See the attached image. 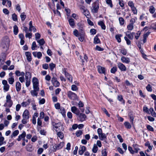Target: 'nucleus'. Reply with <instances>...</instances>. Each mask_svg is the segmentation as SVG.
I'll list each match as a JSON object with an SVG mask.
<instances>
[{"instance_id":"14","label":"nucleus","mask_w":156,"mask_h":156,"mask_svg":"<svg viewBox=\"0 0 156 156\" xmlns=\"http://www.w3.org/2000/svg\"><path fill=\"white\" fill-rule=\"evenodd\" d=\"M26 136V133L25 131H23L22 134L19 136L18 138L17 139V140L18 141H20L22 139H23Z\"/></svg>"},{"instance_id":"21","label":"nucleus","mask_w":156,"mask_h":156,"mask_svg":"<svg viewBox=\"0 0 156 156\" xmlns=\"http://www.w3.org/2000/svg\"><path fill=\"white\" fill-rule=\"evenodd\" d=\"M31 75V73L28 72L26 73L25 74V80H30Z\"/></svg>"},{"instance_id":"45","label":"nucleus","mask_w":156,"mask_h":156,"mask_svg":"<svg viewBox=\"0 0 156 156\" xmlns=\"http://www.w3.org/2000/svg\"><path fill=\"white\" fill-rule=\"evenodd\" d=\"M9 83L10 84H12L14 82V77L9 78L8 79Z\"/></svg>"},{"instance_id":"33","label":"nucleus","mask_w":156,"mask_h":156,"mask_svg":"<svg viewBox=\"0 0 156 156\" xmlns=\"http://www.w3.org/2000/svg\"><path fill=\"white\" fill-rule=\"evenodd\" d=\"M122 36V35L120 34H117L115 36V38L117 40V41L119 43H120L121 42V40L120 38Z\"/></svg>"},{"instance_id":"31","label":"nucleus","mask_w":156,"mask_h":156,"mask_svg":"<svg viewBox=\"0 0 156 156\" xmlns=\"http://www.w3.org/2000/svg\"><path fill=\"white\" fill-rule=\"evenodd\" d=\"M99 139L100 140H102L105 139L106 138V136L105 134L104 133H101L99 135Z\"/></svg>"},{"instance_id":"15","label":"nucleus","mask_w":156,"mask_h":156,"mask_svg":"<svg viewBox=\"0 0 156 156\" xmlns=\"http://www.w3.org/2000/svg\"><path fill=\"white\" fill-rule=\"evenodd\" d=\"M86 147L84 146H82L81 147V149H79V154L80 155H82L84 152L86 151Z\"/></svg>"},{"instance_id":"3","label":"nucleus","mask_w":156,"mask_h":156,"mask_svg":"<svg viewBox=\"0 0 156 156\" xmlns=\"http://www.w3.org/2000/svg\"><path fill=\"white\" fill-rule=\"evenodd\" d=\"M32 82L34 89L39 90V82L37 79L35 77H33L32 79Z\"/></svg>"},{"instance_id":"2","label":"nucleus","mask_w":156,"mask_h":156,"mask_svg":"<svg viewBox=\"0 0 156 156\" xmlns=\"http://www.w3.org/2000/svg\"><path fill=\"white\" fill-rule=\"evenodd\" d=\"M92 8L91 9V12L93 13L98 12L99 8V4L98 1H96L92 4Z\"/></svg>"},{"instance_id":"48","label":"nucleus","mask_w":156,"mask_h":156,"mask_svg":"<svg viewBox=\"0 0 156 156\" xmlns=\"http://www.w3.org/2000/svg\"><path fill=\"white\" fill-rule=\"evenodd\" d=\"M57 135L61 139H62L63 138V137H64L63 134L61 132H58L57 133Z\"/></svg>"},{"instance_id":"43","label":"nucleus","mask_w":156,"mask_h":156,"mask_svg":"<svg viewBox=\"0 0 156 156\" xmlns=\"http://www.w3.org/2000/svg\"><path fill=\"white\" fill-rule=\"evenodd\" d=\"M119 3L122 9H124V4L123 1L122 0H119Z\"/></svg>"},{"instance_id":"6","label":"nucleus","mask_w":156,"mask_h":156,"mask_svg":"<svg viewBox=\"0 0 156 156\" xmlns=\"http://www.w3.org/2000/svg\"><path fill=\"white\" fill-rule=\"evenodd\" d=\"M68 96L70 99L72 100H75L76 99L77 97L76 94L71 91H69L68 92Z\"/></svg>"},{"instance_id":"20","label":"nucleus","mask_w":156,"mask_h":156,"mask_svg":"<svg viewBox=\"0 0 156 156\" xmlns=\"http://www.w3.org/2000/svg\"><path fill=\"white\" fill-rule=\"evenodd\" d=\"M98 24L101 27L102 29L103 30H104L105 29V26L104 23L103 21H101L98 22Z\"/></svg>"},{"instance_id":"59","label":"nucleus","mask_w":156,"mask_h":156,"mask_svg":"<svg viewBox=\"0 0 156 156\" xmlns=\"http://www.w3.org/2000/svg\"><path fill=\"white\" fill-rule=\"evenodd\" d=\"M106 2L107 4H108L111 7H113L112 0H106Z\"/></svg>"},{"instance_id":"12","label":"nucleus","mask_w":156,"mask_h":156,"mask_svg":"<svg viewBox=\"0 0 156 156\" xmlns=\"http://www.w3.org/2000/svg\"><path fill=\"white\" fill-rule=\"evenodd\" d=\"M53 126H54L55 128H56V131L57 132L58 131L57 129L60 127L61 128V129H60V130H63V129L62 128V126H61L62 125L61 123L60 122H59L58 123H55L54 124V123H53Z\"/></svg>"},{"instance_id":"41","label":"nucleus","mask_w":156,"mask_h":156,"mask_svg":"<svg viewBox=\"0 0 156 156\" xmlns=\"http://www.w3.org/2000/svg\"><path fill=\"white\" fill-rule=\"evenodd\" d=\"M119 23L121 25H123L124 23V20L122 17H120L119 19Z\"/></svg>"},{"instance_id":"5","label":"nucleus","mask_w":156,"mask_h":156,"mask_svg":"<svg viewBox=\"0 0 156 156\" xmlns=\"http://www.w3.org/2000/svg\"><path fill=\"white\" fill-rule=\"evenodd\" d=\"M51 82L53 86L55 87H58L59 86L60 83L57 81L56 77H52Z\"/></svg>"},{"instance_id":"29","label":"nucleus","mask_w":156,"mask_h":156,"mask_svg":"<svg viewBox=\"0 0 156 156\" xmlns=\"http://www.w3.org/2000/svg\"><path fill=\"white\" fill-rule=\"evenodd\" d=\"M39 90H36L34 89V90H32L30 91V93L33 96H37L38 94L37 91Z\"/></svg>"},{"instance_id":"40","label":"nucleus","mask_w":156,"mask_h":156,"mask_svg":"<svg viewBox=\"0 0 156 156\" xmlns=\"http://www.w3.org/2000/svg\"><path fill=\"white\" fill-rule=\"evenodd\" d=\"M24 12H23L21 13L20 17L21 18V20L23 21L25 19L26 17V15L25 14Z\"/></svg>"},{"instance_id":"25","label":"nucleus","mask_w":156,"mask_h":156,"mask_svg":"<svg viewBox=\"0 0 156 156\" xmlns=\"http://www.w3.org/2000/svg\"><path fill=\"white\" fill-rule=\"evenodd\" d=\"M98 71L100 73L105 74V70L104 67L100 66L98 68Z\"/></svg>"},{"instance_id":"54","label":"nucleus","mask_w":156,"mask_h":156,"mask_svg":"<svg viewBox=\"0 0 156 156\" xmlns=\"http://www.w3.org/2000/svg\"><path fill=\"white\" fill-rule=\"evenodd\" d=\"M19 133V131L18 130L14 131L12 133V136H17Z\"/></svg>"},{"instance_id":"61","label":"nucleus","mask_w":156,"mask_h":156,"mask_svg":"<svg viewBox=\"0 0 156 156\" xmlns=\"http://www.w3.org/2000/svg\"><path fill=\"white\" fill-rule=\"evenodd\" d=\"M78 26L79 27V31H80V30H84L83 29V26L81 23H78Z\"/></svg>"},{"instance_id":"1","label":"nucleus","mask_w":156,"mask_h":156,"mask_svg":"<svg viewBox=\"0 0 156 156\" xmlns=\"http://www.w3.org/2000/svg\"><path fill=\"white\" fill-rule=\"evenodd\" d=\"M10 40L8 37L6 36L3 37L2 39L0 44V47L4 51H7L9 49Z\"/></svg>"},{"instance_id":"55","label":"nucleus","mask_w":156,"mask_h":156,"mask_svg":"<svg viewBox=\"0 0 156 156\" xmlns=\"http://www.w3.org/2000/svg\"><path fill=\"white\" fill-rule=\"evenodd\" d=\"M4 138L2 136H0V146L4 144Z\"/></svg>"},{"instance_id":"24","label":"nucleus","mask_w":156,"mask_h":156,"mask_svg":"<svg viewBox=\"0 0 156 156\" xmlns=\"http://www.w3.org/2000/svg\"><path fill=\"white\" fill-rule=\"evenodd\" d=\"M101 42L100 39L98 38V35H97L94 38V43L95 44L100 43Z\"/></svg>"},{"instance_id":"50","label":"nucleus","mask_w":156,"mask_h":156,"mask_svg":"<svg viewBox=\"0 0 156 156\" xmlns=\"http://www.w3.org/2000/svg\"><path fill=\"white\" fill-rule=\"evenodd\" d=\"M82 134V132L81 130H79L77 131L76 133V135L77 137L80 136Z\"/></svg>"},{"instance_id":"9","label":"nucleus","mask_w":156,"mask_h":156,"mask_svg":"<svg viewBox=\"0 0 156 156\" xmlns=\"http://www.w3.org/2000/svg\"><path fill=\"white\" fill-rule=\"evenodd\" d=\"M118 66L120 70L122 71H125L126 70V68L125 66L121 63L118 64Z\"/></svg>"},{"instance_id":"11","label":"nucleus","mask_w":156,"mask_h":156,"mask_svg":"<svg viewBox=\"0 0 156 156\" xmlns=\"http://www.w3.org/2000/svg\"><path fill=\"white\" fill-rule=\"evenodd\" d=\"M126 34L129 39L130 40H132L133 38L135 33L133 32L131 33L130 31H128L126 32Z\"/></svg>"},{"instance_id":"52","label":"nucleus","mask_w":156,"mask_h":156,"mask_svg":"<svg viewBox=\"0 0 156 156\" xmlns=\"http://www.w3.org/2000/svg\"><path fill=\"white\" fill-rule=\"evenodd\" d=\"M101 153L102 156H107V152H106V149H104L102 150Z\"/></svg>"},{"instance_id":"22","label":"nucleus","mask_w":156,"mask_h":156,"mask_svg":"<svg viewBox=\"0 0 156 156\" xmlns=\"http://www.w3.org/2000/svg\"><path fill=\"white\" fill-rule=\"evenodd\" d=\"M16 87L17 91L19 92L20 90L21 85L20 83L19 82H17L16 83Z\"/></svg>"},{"instance_id":"51","label":"nucleus","mask_w":156,"mask_h":156,"mask_svg":"<svg viewBox=\"0 0 156 156\" xmlns=\"http://www.w3.org/2000/svg\"><path fill=\"white\" fill-rule=\"evenodd\" d=\"M127 29L129 30H132L133 29V25L129 23L127 26Z\"/></svg>"},{"instance_id":"63","label":"nucleus","mask_w":156,"mask_h":156,"mask_svg":"<svg viewBox=\"0 0 156 156\" xmlns=\"http://www.w3.org/2000/svg\"><path fill=\"white\" fill-rule=\"evenodd\" d=\"M71 89L73 91H76L78 90V88L76 85L73 84L71 86Z\"/></svg>"},{"instance_id":"32","label":"nucleus","mask_w":156,"mask_h":156,"mask_svg":"<svg viewBox=\"0 0 156 156\" xmlns=\"http://www.w3.org/2000/svg\"><path fill=\"white\" fill-rule=\"evenodd\" d=\"M133 147L134 150V152L137 153L140 149L138 147V146L136 144H134L133 145Z\"/></svg>"},{"instance_id":"47","label":"nucleus","mask_w":156,"mask_h":156,"mask_svg":"<svg viewBox=\"0 0 156 156\" xmlns=\"http://www.w3.org/2000/svg\"><path fill=\"white\" fill-rule=\"evenodd\" d=\"M117 71V67L114 66L111 69L110 72L112 73H114Z\"/></svg>"},{"instance_id":"46","label":"nucleus","mask_w":156,"mask_h":156,"mask_svg":"<svg viewBox=\"0 0 156 156\" xmlns=\"http://www.w3.org/2000/svg\"><path fill=\"white\" fill-rule=\"evenodd\" d=\"M12 20L14 21H16L17 20V16L15 13H13L12 14Z\"/></svg>"},{"instance_id":"56","label":"nucleus","mask_w":156,"mask_h":156,"mask_svg":"<svg viewBox=\"0 0 156 156\" xmlns=\"http://www.w3.org/2000/svg\"><path fill=\"white\" fill-rule=\"evenodd\" d=\"M37 47V45L35 41H34L32 44L31 47V49L32 50H34L35 49V48Z\"/></svg>"},{"instance_id":"49","label":"nucleus","mask_w":156,"mask_h":156,"mask_svg":"<svg viewBox=\"0 0 156 156\" xmlns=\"http://www.w3.org/2000/svg\"><path fill=\"white\" fill-rule=\"evenodd\" d=\"M55 66V64L53 63H51L49 64V67L50 70L52 71Z\"/></svg>"},{"instance_id":"18","label":"nucleus","mask_w":156,"mask_h":156,"mask_svg":"<svg viewBox=\"0 0 156 156\" xmlns=\"http://www.w3.org/2000/svg\"><path fill=\"white\" fill-rule=\"evenodd\" d=\"M121 60L122 62L124 63H128L130 62V60L128 58L122 57L121 58Z\"/></svg>"},{"instance_id":"23","label":"nucleus","mask_w":156,"mask_h":156,"mask_svg":"<svg viewBox=\"0 0 156 156\" xmlns=\"http://www.w3.org/2000/svg\"><path fill=\"white\" fill-rule=\"evenodd\" d=\"M26 149L28 151L31 152L34 149L32 146L30 144H29L26 146Z\"/></svg>"},{"instance_id":"27","label":"nucleus","mask_w":156,"mask_h":156,"mask_svg":"<svg viewBox=\"0 0 156 156\" xmlns=\"http://www.w3.org/2000/svg\"><path fill=\"white\" fill-rule=\"evenodd\" d=\"M124 125L126 129H130L131 128V126L129 122H125L124 123Z\"/></svg>"},{"instance_id":"60","label":"nucleus","mask_w":156,"mask_h":156,"mask_svg":"<svg viewBox=\"0 0 156 156\" xmlns=\"http://www.w3.org/2000/svg\"><path fill=\"white\" fill-rule=\"evenodd\" d=\"M124 38L126 41V43L128 45H130L131 44V42L127 38V37H125Z\"/></svg>"},{"instance_id":"44","label":"nucleus","mask_w":156,"mask_h":156,"mask_svg":"<svg viewBox=\"0 0 156 156\" xmlns=\"http://www.w3.org/2000/svg\"><path fill=\"white\" fill-rule=\"evenodd\" d=\"M29 27L33 28V32H35L37 31L36 29L35 28L34 26H33L32 25V21H30L29 22Z\"/></svg>"},{"instance_id":"26","label":"nucleus","mask_w":156,"mask_h":156,"mask_svg":"<svg viewBox=\"0 0 156 156\" xmlns=\"http://www.w3.org/2000/svg\"><path fill=\"white\" fill-rule=\"evenodd\" d=\"M80 58L83 64V63L85 61H87L88 57L86 55H84L83 57H82L81 56H80Z\"/></svg>"},{"instance_id":"28","label":"nucleus","mask_w":156,"mask_h":156,"mask_svg":"<svg viewBox=\"0 0 156 156\" xmlns=\"http://www.w3.org/2000/svg\"><path fill=\"white\" fill-rule=\"evenodd\" d=\"M30 102V100L28 99L26 101L23 102L21 105H22L23 107H26L27 106L29 105Z\"/></svg>"},{"instance_id":"53","label":"nucleus","mask_w":156,"mask_h":156,"mask_svg":"<svg viewBox=\"0 0 156 156\" xmlns=\"http://www.w3.org/2000/svg\"><path fill=\"white\" fill-rule=\"evenodd\" d=\"M146 89L148 91L151 92L152 91V89L151 85L150 84L147 85L146 87Z\"/></svg>"},{"instance_id":"38","label":"nucleus","mask_w":156,"mask_h":156,"mask_svg":"<svg viewBox=\"0 0 156 156\" xmlns=\"http://www.w3.org/2000/svg\"><path fill=\"white\" fill-rule=\"evenodd\" d=\"M37 41L41 46L43 45L45 43L44 41L43 38L41 39L40 40H38Z\"/></svg>"},{"instance_id":"58","label":"nucleus","mask_w":156,"mask_h":156,"mask_svg":"<svg viewBox=\"0 0 156 156\" xmlns=\"http://www.w3.org/2000/svg\"><path fill=\"white\" fill-rule=\"evenodd\" d=\"M95 50L99 51H103L104 49L103 48H101L98 45H97L95 48Z\"/></svg>"},{"instance_id":"64","label":"nucleus","mask_w":156,"mask_h":156,"mask_svg":"<svg viewBox=\"0 0 156 156\" xmlns=\"http://www.w3.org/2000/svg\"><path fill=\"white\" fill-rule=\"evenodd\" d=\"M35 39L37 41L41 37V35L39 33H36L35 34Z\"/></svg>"},{"instance_id":"17","label":"nucleus","mask_w":156,"mask_h":156,"mask_svg":"<svg viewBox=\"0 0 156 156\" xmlns=\"http://www.w3.org/2000/svg\"><path fill=\"white\" fill-rule=\"evenodd\" d=\"M64 142H61L59 144H55V147L57 149H59L62 148L64 146Z\"/></svg>"},{"instance_id":"7","label":"nucleus","mask_w":156,"mask_h":156,"mask_svg":"<svg viewBox=\"0 0 156 156\" xmlns=\"http://www.w3.org/2000/svg\"><path fill=\"white\" fill-rule=\"evenodd\" d=\"M11 97L10 94H8L6 97V102L8 103V106L11 107L13 104L12 101L11 99Z\"/></svg>"},{"instance_id":"16","label":"nucleus","mask_w":156,"mask_h":156,"mask_svg":"<svg viewBox=\"0 0 156 156\" xmlns=\"http://www.w3.org/2000/svg\"><path fill=\"white\" fill-rule=\"evenodd\" d=\"M25 55L27 57V59L29 62H30L31 60V54L29 52H25Z\"/></svg>"},{"instance_id":"35","label":"nucleus","mask_w":156,"mask_h":156,"mask_svg":"<svg viewBox=\"0 0 156 156\" xmlns=\"http://www.w3.org/2000/svg\"><path fill=\"white\" fill-rule=\"evenodd\" d=\"M98 149V148L97 145L94 144L92 149V151L94 153H97Z\"/></svg>"},{"instance_id":"57","label":"nucleus","mask_w":156,"mask_h":156,"mask_svg":"<svg viewBox=\"0 0 156 156\" xmlns=\"http://www.w3.org/2000/svg\"><path fill=\"white\" fill-rule=\"evenodd\" d=\"M121 53L123 55H126L127 54L126 50L125 49H122L120 50Z\"/></svg>"},{"instance_id":"4","label":"nucleus","mask_w":156,"mask_h":156,"mask_svg":"<svg viewBox=\"0 0 156 156\" xmlns=\"http://www.w3.org/2000/svg\"><path fill=\"white\" fill-rule=\"evenodd\" d=\"M2 83L3 85V89L4 92H6L9 90V86L7 83L6 80H3L2 81Z\"/></svg>"},{"instance_id":"8","label":"nucleus","mask_w":156,"mask_h":156,"mask_svg":"<svg viewBox=\"0 0 156 156\" xmlns=\"http://www.w3.org/2000/svg\"><path fill=\"white\" fill-rule=\"evenodd\" d=\"M71 111L76 115H78L80 113L79 110L75 106H73L71 108Z\"/></svg>"},{"instance_id":"30","label":"nucleus","mask_w":156,"mask_h":156,"mask_svg":"<svg viewBox=\"0 0 156 156\" xmlns=\"http://www.w3.org/2000/svg\"><path fill=\"white\" fill-rule=\"evenodd\" d=\"M13 32L15 35H16L18 32V27L16 25H15L13 26Z\"/></svg>"},{"instance_id":"19","label":"nucleus","mask_w":156,"mask_h":156,"mask_svg":"<svg viewBox=\"0 0 156 156\" xmlns=\"http://www.w3.org/2000/svg\"><path fill=\"white\" fill-rule=\"evenodd\" d=\"M68 21L70 25L73 28L75 25L74 20L72 18L69 19Z\"/></svg>"},{"instance_id":"36","label":"nucleus","mask_w":156,"mask_h":156,"mask_svg":"<svg viewBox=\"0 0 156 156\" xmlns=\"http://www.w3.org/2000/svg\"><path fill=\"white\" fill-rule=\"evenodd\" d=\"M118 99L120 101H121L123 105L125 104V101L123 100L122 97V95H118Z\"/></svg>"},{"instance_id":"13","label":"nucleus","mask_w":156,"mask_h":156,"mask_svg":"<svg viewBox=\"0 0 156 156\" xmlns=\"http://www.w3.org/2000/svg\"><path fill=\"white\" fill-rule=\"evenodd\" d=\"M23 117L24 119H29V113L28 110H26L24 111L23 114Z\"/></svg>"},{"instance_id":"10","label":"nucleus","mask_w":156,"mask_h":156,"mask_svg":"<svg viewBox=\"0 0 156 156\" xmlns=\"http://www.w3.org/2000/svg\"><path fill=\"white\" fill-rule=\"evenodd\" d=\"M78 115V119L81 122H82L86 120V116L85 114L80 113L79 114V115Z\"/></svg>"},{"instance_id":"42","label":"nucleus","mask_w":156,"mask_h":156,"mask_svg":"<svg viewBox=\"0 0 156 156\" xmlns=\"http://www.w3.org/2000/svg\"><path fill=\"white\" fill-rule=\"evenodd\" d=\"M59 112L63 116L65 115L66 111L65 108L63 107H61L60 109Z\"/></svg>"},{"instance_id":"39","label":"nucleus","mask_w":156,"mask_h":156,"mask_svg":"<svg viewBox=\"0 0 156 156\" xmlns=\"http://www.w3.org/2000/svg\"><path fill=\"white\" fill-rule=\"evenodd\" d=\"M149 110L152 115L154 117H156V113L154 111L153 108H150Z\"/></svg>"},{"instance_id":"62","label":"nucleus","mask_w":156,"mask_h":156,"mask_svg":"<svg viewBox=\"0 0 156 156\" xmlns=\"http://www.w3.org/2000/svg\"><path fill=\"white\" fill-rule=\"evenodd\" d=\"M73 34L76 37H78L79 35V34L78 32V31L76 30V29H75L73 32Z\"/></svg>"},{"instance_id":"37","label":"nucleus","mask_w":156,"mask_h":156,"mask_svg":"<svg viewBox=\"0 0 156 156\" xmlns=\"http://www.w3.org/2000/svg\"><path fill=\"white\" fill-rule=\"evenodd\" d=\"M149 11L150 13L151 14L154 13L155 12V9L154 7L152 5L150 7Z\"/></svg>"},{"instance_id":"34","label":"nucleus","mask_w":156,"mask_h":156,"mask_svg":"<svg viewBox=\"0 0 156 156\" xmlns=\"http://www.w3.org/2000/svg\"><path fill=\"white\" fill-rule=\"evenodd\" d=\"M65 76L70 82L71 83L72 82L73 78L70 75L69 73H68V74H67Z\"/></svg>"}]
</instances>
